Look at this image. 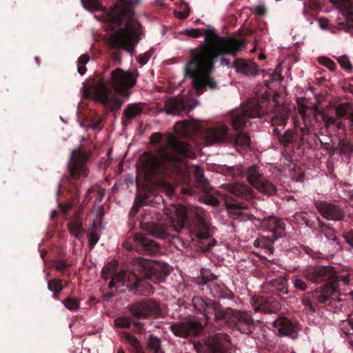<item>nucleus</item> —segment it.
Here are the masks:
<instances>
[{
  "instance_id": "f257e3e1",
  "label": "nucleus",
  "mask_w": 353,
  "mask_h": 353,
  "mask_svg": "<svg viewBox=\"0 0 353 353\" xmlns=\"http://www.w3.org/2000/svg\"><path fill=\"white\" fill-rule=\"evenodd\" d=\"M185 34L192 38L205 37L204 43L190 50V60L185 68V75L192 79L196 95L202 94L208 89H217L218 83L211 77L216 59L224 55H236L245 48V40L233 37H220L214 28L203 30L192 28L187 30Z\"/></svg>"
},
{
  "instance_id": "f03ea898",
  "label": "nucleus",
  "mask_w": 353,
  "mask_h": 353,
  "mask_svg": "<svg viewBox=\"0 0 353 353\" xmlns=\"http://www.w3.org/2000/svg\"><path fill=\"white\" fill-rule=\"evenodd\" d=\"M195 157L191 145L169 134L165 142L159 145L153 153L144 152L141 161L142 169L148 178L171 174H183L188 171L192 173L196 185L207 192L210 185L203 175V169L194 166L188 170L186 158L194 159Z\"/></svg>"
},
{
  "instance_id": "7ed1b4c3",
  "label": "nucleus",
  "mask_w": 353,
  "mask_h": 353,
  "mask_svg": "<svg viewBox=\"0 0 353 353\" xmlns=\"http://www.w3.org/2000/svg\"><path fill=\"white\" fill-rule=\"evenodd\" d=\"M141 1L116 0L107 14L108 27L112 30L120 27L109 36L108 41L114 50L112 56L115 61L121 62V50L132 56L143 34L142 26L134 18V9Z\"/></svg>"
},
{
  "instance_id": "20e7f679",
  "label": "nucleus",
  "mask_w": 353,
  "mask_h": 353,
  "mask_svg": "<svg viewBox=\"0 0 353 353\" xmlns=\"http://www.w3.org/2000/svg\"><path fill=\"white\" fill-rule=\"evenodd\" d=\"M117 263H109L101 270V277L105 280L111 277L108 288L126 287L129 291L139 292L143 279H149L154 283L165 281L170 272L167 264L140 258L134 262L132 271H121L116 274Z\"/></svg>"
},
{
  "instance_id": "39448f33",
  "label": "nucleus",
  "mask_w": 353,
  "mask_h": 353,
  "mask_svg": "<svg viewBox=\"0 0 353 353\" xmlns=\"http://www.w3.org/2000/svg\"><path fill=\"white\" fill-rule=\"evenodd\" d=\"M192 303L196 310L205 316L208 323H213L214 327L219 328L225 323L248 335L255 330V323L250 312L230 307H223L219 302L204 299L201 296H194Z\"/></svg>"
},
{
  "instance_id": "423d86ee",
  "label": "nucleus",
  "mask_w": 353,
  "mask_h": 353,
  "mask_svg": "<svg viewBox=\"0 0 353 353\" xmlns=\"http://www.w3.org/2000/svg\"><path fill=\"white\" fill-rule=\"evenodd\" d=\"M174 129L176 132L186 137H190L192 133L200 134L207 145L230 143L241 147H249L250 142V138L247 134L241 132L232 137L229 134L228 128L221 123L203 129L199 124L183 121L176 122Z\"/></svg>"
},
{
  "instance_id": "0eeeda50",
  "label": "nucleus",
  "mask_w": 353,
  "mask_h": 353,
  "mask_svg": "<svg viewBox=\"0 0 353 353\" xmlns=\"http://www.w3.org/2000/svg\"><path fill=\"white\" fill-rule=\"evenodd\" d=\"M138 74L120 68L112 70L105 79L100 77L93 87V95L103 105L111 101L114 92L123 98L130 96V90L136 85Z\"/></svg>"
},
{
  "instance_id": "6e6552de",
  "label": "nucleus",
  "mask_w": 353,
  "mask_h": 353,
  "mask_svg": "<svg viewBox=\"0 0 353 353\" xmlns=\"http://www.w3.org/2000/svg\"><path fill=\"white\" fill-rule=\"evenodd\" d=\"M174 211L177 214L181 228H183L186 221L188 222V230L191 240L195 242V245L202 251H210L216 245V240L212 236L214 228L211 225L206 211L201 208H195L188 217L185 209L181 211L175 208Z\"/></svg>"
},
{
  "instance_id": "1a4fd4ad",
  "label": "nucleus",
  "mask_w": 353,
  "mask_h": 353,
  "mask_svg": "<svg viewBox=\"0 0 353 353\" xmlns=\"http://www.w3.org/2000/svg\"><path fill=\"white\" fill-rule=\"evenodd\" d=\"M220 172L234 179L245 175L248 181L259 192L265 195L273 196L277 192L276 187L265 178L259 172V167L255 165L249 167L246 170L239 166L223 165L220 168Z\"/></svg>"
},
{
  "instance_id": "9d476101",
  "label": "nucleus",
  "mask_w": 353,
  "mask_h": 353,
  "mask_svg": "<svg viewBox=\"0 0 353 353\" xmlns=\"http://www.w3.org/2000/svg\"><path fill=\"white\" fill-rule=\"evenodd\" d=\"M269 101L265 98L252 100L241 109L235 110L231 113L230 123L234 130L245 126L250 118L262 117L268 111Z\"/></svg>"
},
{
  "instance_id": "9b49d317",
  "label": "nucleus",
  "mask_w": 353,
  "mask_h": 353,
  "mask_svg": "<svg viewBox=\"0 0 353 353\" xmlns=\"http://www.w3.org/2000/svg\"><path fill=\"white\" fill-rule=\"evenodd\" d=\"M224 186L228 193L223 195V201L228 213L240 215L241 210L248 209V205L237 201L234 197L250 199L253 196V190L245 183H228Z\"/></svg>"
},
{
  "instance_id": "f8f14e48",
  "label": "nucleus",
  "mask_w": 353,
  "mask_h": 353,
  "mask_svg": "<svg viewBox=\"0 0 353 353\" xmlns=\"http://www.w3.org/2000/svg\"><path fill=\"white\" fill-rule=\"evenodd\" d=\"M90 153L80 148L74 149L67 164L66 179L70 183L81 180L88 176L89 169L87 163L90 159Z\"/></svg>"
},
{
  "instance_id": "ddd939ff",
  "label": "nucleus",
  "mask_w": 353,
  "mask_h": 353,
  "mask_svg": "<svg viewBox=\"0 0 353 353\" xmlns=\"http://www.w3.org/2000/svg\"><path fill=\"white\" fill-rule=\"evenodd\" d=\"M170 223V226L156 222L146 223L144 224L143 228L150 235L156 238L166 239L176 247L179 245H181L184 248L188 247L189 243L188 241L183 240L181 237L170 233V231L174 229L176 231L178 230L176 228H174L175 226L172 220Z\"/></svg>"
},
{
  "instance_id": "4468645a",
  "label": "nucleus",
  "mask_w": 353,
  "mask_h": 353,
  "mask_svg": "<svg viewBox=\"0 0 353 353\" xmlns=\"http://www.w3.org/2000/svg\"><path fill=\"white\" fill-rule=\"evenodd\" d=\"M302 276L307 281L319 283L321 282L338 283L337 272L331 265L308 266L301 270Z\"/></svg>"
},
{
  "instance_id": "2eb2a0df",
  "label": "nucleus",
  "mask_w": 353,
  "mask_h": 353,
  "mask_svg": "<svg viewBox=\"0 0 353 353\" xmlns=\"http://www.w3.org/2000/svg\"><path fill=\"white\" fill-rule=\"evenodd\" d=\"M312 298L318 304H330L333 301H341L339 297V285L334 282L325 283L316 288L311 293Z\"/></svg>"
},
{
  "instance_id": "dca6fc26",
  "label": "nucleus",
  "mask_w": 353,
  "mask_h": 353,
  "mask_svg": "<svg viewBox=\"0 0 353 353\" xmlns=\"http://www.w3.org/2000/svg\"><path fill=\"white\" fill-rule=\"evenodd\" d=\"M130 313L137 318H157L161 316V310L159 304L152 299H143L132 304Z\"/></svg>"
},
{
  "instance_id": "f3484780",
  "label": "nucleus",
  "mask_w": 353,
  "mask_h": 353,
  "mask_svg": "<svg viewBox=\"0 0 353 353\" xmlns=\"http://www.w3.org/2000/svg\"><path fill=\"white\" fill-rule=\"evenodd\" d=\"M133 245L128 250H134L139 254L153 256L160 252V245L146 234L134 233L132 236Z\"/></svg>"
},
{
  "instance_id": "a211bd4d",
  "label": "nucleus",
  "mask_w": 353,
  "mask_h": 353,
  "mask_svg": "<svg viewBox=\"0 0 353 353\" xmlns=\"http://www.w3.org/2000/svg\"><path fill=\"white\" fill-rule=\"evenodd\" d=\"M250 303L255 312L272 314L278 313L281 310L279 301L272 296H254Z\"/></svg>"
},
{
  "instance_id": "6ab92c4d",
  "label": "nucleus",
  "mask_w": 353,
  "mask_h": 353,
  "mask_svg": "<svg viewBox=\"0 0 353 353\" xmlns=\"http://www.w3.org/2000/svg\"><path fill=\"white\" fill-rule=\"evenodd\" d=\"M203 329V325L196 321L176 322L170 325V330L176 336L185 339L198 336Z\"/></svg>"
},
{
  "instance_id": "aec40b11",
  "label": "nucleus",
  "mask_w": 353,
  "mask_h": 353,
  "mask_svg": "<svg viewBox=\"0 0 353 353\" xmlns=\"http://www.w3.org/2000/svg\"><path fill=\"white\" fill-rule=\"evenodd\" d=\"M209 353H231V342L228 334L219 332L209 336L205 341Z\"/></svg>"
},
{
  "instance_id": "412c9836",
  "label": "nucleus",
  "mask_w": 353,
  "mask_h": 353,
  "mask_svg": "<svg viewBox=\"0 0 353 353\" xmlns=\"http://www.w3.org/2000/svg\"><path fill=\"white\" fill-rule=\"evenodd\" d=\"M314 206L325 219L334 221L343 220L345 213L341 205L326 201H316Z\"/></svg>"
},
{
  "instance_id": "4be33fe9",
  "label": "nucleus",
  "mask_w": 353,
  "mask_h": 353,
  "mask_svg": "<svg viewBox=\"0 0 353 353\" xmlns=\"http://www.w3.org/2000/svg\"><path fill=\"white\" fill-rule=\"evenodd\" d=\"M345 17L343 21L338 23V28L353 34V2L352 0H331Z\"/></svg>"
},
{
  "instance_id": "5701e85b",
  "label": "nucleus",
  "mask_w": 353,
  "mask_h": 353,
  "mask_svg": "<svg viewBox=\"0 0 353 353\" xmlns=\"http://www.w3.org/2000/svg\"><path fill=\"white\" fill-rule=\"evenodd\" d=\"M272 326L276 331V335L280 337L288 336L292 339L296 338L298 325L284 316H279L272 323Z\"/></svg>"
},
{
  "instance_id": "b1692460",
  "label": "nucleus",
  "mask_w": 353,
  "mask_h": 353,
  "mask_svg": "<svg viewBox=\"0 0 353 353\" xmlns=\"http://www.w3.org/2000/svg\"><path fill=\"white\" fill-rule=\"evenodd\" d=\"M263 227L272 232L270 236L274 240L284 236L285 235V224L283 220L274 216H268L263 219L262 221Z\"/></svg>"
},
{
  "instance_id": "393cba45",
  "label": "nucleus",
  "mask_w": 353,
  "mask_h": 353,
  "mask_svg": "<svg viewBox=\"0 0 353 353\" xmlns=\"http://www.w3.org/2000/svg\"><path fill=\"white\" fill-rule=\"evenodd\" d=\"M145 107L144 103H129L123 110L121 123L123 127L128 126L133 119L140 116Z\"/></svg>"
},
{
  "instance_id": "a878e982",
  "label": "nucleus",
  "mask_w": 353,
  "mask_h": 353,
  "mask_svg": "<svg viewBox=\"0 0 353 353\" xmlns=\"http://www.w3.org/2000/svg\"><path fill=\"white\" fill-rule=\"evenodd\" d=\"M287 279L283 276L266 281V287L269 291L282 298V294H288Z\"/></svg>"
},
{
  "instance_id": "bb28decb",
  "label": "nucleus",
  "mask_w": 353,
  "mask_h": 353,
  "mask_svg": "<svg viewBox=\"0 0 353 353\" xmlns=\"http://www.w3.org/2000/svg\"><path fill=\"white\" fill-rule=\"evenodd\" d=\"M188 103L182 98L170 97L165 101V111L169 114H179L185 111Z\"/></svg>"
},
{
  "instance_id": "cd10ccee",
  "label": "nucleus",
  "mask_w": 353,
  "mask_h": 353,
  "mask_svg": "<svg viewBox=\"0 0 353 353\" xmlns=\"http://www.w3.org/2000/svg\"><path fill=\"white\" fill-rule=\"evenodd\" d=\"M206 290L210 291V294L217 299H230L232 296V292L222 283L211 281L208 283Z\"/></svg>"
},
{
  "instance_id": "c85d7f7f",
  "label": "nucleus",
  "mask_w": 353,
  "mask_h": 353,
  "mask_svg": "<svg viewBox=\"0 0 353 353\" xmlns=\"http://www.w3.org/2000/svg\"><path fill=\"white\" fill-rule=\"evenodd\" d=\"M70 234L77 239H81L83 237L85 230L83 228L82 220L80 218L79 212L75 213L72 219L67 224Z\"/></svg>"
},
{
  "instance_id": "c756f323",
  "label": "nucleus",
  "mask_w": 353,
  "mask_h": 353,
  "mask_svg": "<svg viewBox=\"0 0 353 353\" xmlns=\"http://www.w3.org/2000/svg\"><path fill=\"white\" fill-rule=\"evenodd\" d=\"M234 67L239 73L250 76L257 73L256 65L250 61L237 59L234 61Z\"/></svg>"
},
{
  "instance_id": "7c9ffc66",
  "label": "nucleus",
  "mask_w": 353,
  "mask_h": 353,
  "mask_svg": "<svg viewBox=\"0 0 353 353\" xmlns=\"http://www.w3.org/2000/svg\"><path fill=\"white\" fill-rule=\"evenodd\" d=\"M340 330L349 339V344L353 347V316L348 314L345 320L341 321L339 325Z\"/></svg>"
},
{
  "instance_id": "2f4dec72",
  "label": "nucleus",
  "mask_w": 353,
  "mask_h": 353,
  "mask_svg": "<svg viewBox=\"0 0 353 353\" xmlns=\"http://www.w3.org/2000/svg\"><path fill=\"white\" fill-rule=\"evenodd\" d=\"M316 229L324 234L330 241L337 242L338 239L335 234V230L324 223L319 216L317 217V226Z\"/></svg>"
},
{
  "instance_id": "473e14b6",
  "label": "nucleus",
  "mask_w": 353,
  "mask_h": 353,
  "mask_svg": "<svg viewBox=\"0 0 353 353\" xmlns=\"http://www.w3.org/2000/svg\"><path fill=\"white\" fill-rule=\"evenodd\" d=\"M289 111L285 108L279 107L272 119L273 125L285 126L288 119Z\"/></svg>"
},
{
  "instance_id": "72a5a7b5",
  "label": "nucleus",
  "mask_w": 353,
  "mask_h": 353,
  "mask_svg": "<svg viewBox=\"0 0 353 353\" xmlns=\"http://www.w3.org/2000/svg\"><path fill=\"white\" fill-rule=\"evenodd\" d=\"M273 133L283 145H288L293 141L294 133L290 130H287L283 134H281L278 128H274Z\"/></svg>"
},
{
  "instance_id": "f704fd0d",
  "label": "nucleus",
  "mask_w": 353,
  "mask_h": 353,
  "mask_svg": "<svg viewBox=\"0 0 353 353\" xmlns=\"http://www.w3.org/2000/svg\"><path fill=\"white\" fill-rule=\"evenodd\" d=\"M318 113L320 115L321 120L323 121L324 125L327 129H329L332 125H336L338 128H341V122L339 121L336 118L328 116L321 111H319Z\"/></svg>"
},
{
  "instance_id": "c9c22d12",
  "label": "nucleus",
  "mask_w": 353,
  "mask_h": 353,
  "mask_svg": "<svg viewBox=\"0 0 353 353\" xmlns=\"http://www.w3.org/2000/svg\"><path fill=\"white\" fill-rule=\"evenodd\" d=\"M338 148L341 154L350 155L353 153V143L347 139H341L338 143Z\"/></svg>"
},
{
  "instance_id": "e433bc0d",
  "label": "nucleus",
  "mask_w": 353,
  "mask_h": 353,
  "mask_svg": "<svg viewBox=\"0 0 353 353\" xmlns=\"http://www.w3.org/2000/svg\"><path fill=\"white\" fill-rule=\"evenodd\" d=\"M49 290L53 292L54 297L57 298L58 294L63 290L64 287L62 281L59 279H53L48 282Z\"/></svg>"
},
{
  "instance_id": "4c0bfd02",
  "label": "nucleus",
  "mask_w": 353,
  "mask_h": 353,
  "mask_svg": "<svg viewBox=\"0 0 353 353\" xmlns=\"http://www.w3.org/2000/svg\"><path fill=\"white\" fill-rule=\"evenodd\" d=\"M161 340L154 336H150L148 341V349L152 353H163Z\"/></svg>"
},
{
  "instance_id": "58836bf2",
  "label": "nucleus",
  "mask_w": 353,
  "mask_h": 353,
  "mask_svg": "<svg viewBox=\"0 0 353 353\" xmlns=\"http://www.w3.org/2000/svg\"><path fill=\"white\" fill-rule=\"evenodd\" d=\"M351 109V105L349 103H342L336 107L335 112L338 119L346 118Z\"/></svg>"
},
{
  "instance_id": "ea45409f",
  "label": "nucleus",
  "mask_w": 353,
  "mask_h": 353,
  "mask_svg": "<svg viewBox=\"0 0 353 353\" xmlns=\"http://www.w3.org/2000/svg\"><path fill=\"white\" fill-rule=\"evenodd\" d=\"M62 303L63 305L70 311H76L80 307L79 301L72 296H68Z\"/></svg>"
},
{
  "instance_id": "a19ab883",
  "label": "nucleus",
  "mask_w": 353,
  "mask_h": 353,
  "mask_svg": "<svg viewBox=\"0 0 353 353\" xmlns=\"http://www.w3.org/2000/svg\"><path fill=\"white\" fill-rule=\"evenodd\" d=\"M89 60H90V56L88 54H83L81 55L79 57V58L78 59L77 70L80 74L83 75L85 73V72L87 70L85 65L89 61Z\"/></svg>"
},
{
  "instance_id": "79ce46f5",
  "label": "nucleus",
  "mask_w": 353,
  "mask_h": 353,
  "mask_svg": "<svg viewBox=\"0 0 353 353\" xmlns=\"http://www.w3.org/2000/svg\"><path fill=\"white\" fill-rule=\"evenodd\" d=\"M217 280L216 276L210 272H203L201 275V281L200 285H203L202 290H205V287L208 288V283L211 281H216Z\"/></svg>"
},
{
  "instance_id": "37998d69",
  "label": "nucleus",
  "mask_w": 353,
  "mask_h": 353,
  "mask_svg": "<svg viewBox=\"0 0 353 353\" xmlns=\"http://www.w3.org/2000/svg\"><path fill=\"white\" fill-rule=\"evenodd\" d=\"M83 6L89 10H99L101 4V0H81Z\"/></svg>"
},
{
  "instance_id": "c03bdc74",
  "label": "nucleus",
  "mask_w": 353,
  "mask_h": 353,
  "mask_svg": "<svg viewBox=\"0 0 353 353\" xmlns=\"http://www.w3.org/2000/svg\"><path fill=\"white\" fill-rule=\"evenodd\" d=\"M299 250L300 252L303 251L304 253L314 259H319L323 258V254L321 252L319 251H314L307 246L301 245L300 246Z\"/></svg>"
},
{
  "instance_id": "a18cd8bd",
  "label": "nucleus",
  "mask_w": 353,
  "mask_h": 353,
  "mask_svg": "<svg viewBox=\"0 0 353 353\" xmlns=\"http://www.w3.org/2000/svg\"><path fill=\"white\" fill-rule=\"evenodd\" d=\"M122 338L129 343L133 347L138 349L140 347V343L139 340L127 332H123L121 334Z\"/></svg>"
},
{
  "instance_id": "49530a36",
  "label": "nucleus",
  "mask_w": 353,
  "mask_h": 353,
  "mask_svg": "<svg viewBox=\"0 0 353 353\" xmlns=\"http://www.w3.org/2000/svg\"><path fill=\"white\" fill-rule=\"evenodd\" d=\"M301 302L306 309L312 312H314L316 310L317 305L315 301H312L310 297L303 296L301 299Z\"/></svg>"
},
{
  "instance_id": "de8ad7c7",
  "label": "nucleus",
  "mask_w": 353,
  "mask_h": 353,
  "mask_svg": "<svg viewBox=\"0 0 353 353\" xmlns=\"http://www.w3.org/2000/svg\"><path fill=\"white\" fill-rule=\"evenodd\" d=\"M276 240L271 236H262L260 239H257L254 242V247H260L264 248L268 243H273Z\"/></svg>"
},
{
  "instance_id": "09e8293b",
  "label": "nucleus",
  "mask_w": 353,
  "mask_h": 353,
  "mask_svg": "<svg viewBox=\"0 0 353 353\" xmlns=\"http://www.w3.org/2000/svg\"><path fill=\"white\" fill-rule=\"evenodd\" d=\"M319 63L327 68L330 70L334 72L336 69V64L335 62L332 60L331 59L326 57H322L319 58Z\"/></svg>"
},
{
  "instance_id": "8fccbe9b",
  "label": "nucleus",
  "mask_w": 353,
  "mask_h": 353,
  "mask_svg": "<svg viewBox=\"0 0 353 353\" xmlns=\"http://www.w3.org/2000/svg\"><path fill=\"white\" fill-rule=\"evenodd\" d=\"M294 287L301 291H305L307 288V284L301 278L294 276L292 279Z\"/></svg>"
},
{
  "instance_id": "3c124183",
  "label": "nucleus",
  "mask_w": 353,
  "mask_h": 353,
  "mask_svg": "<svg viewBox=\"0 0 353 353\" xmlns=\"http://www.w3.org/2000/svg\"><path fill=\"white\" fill-rule=\"evenodd\" d=\"M114 325L115 326L121 328H129L131 325V321L125 316L119 317L114 320Z\"/></svg>"
},
{
  "instance_id": "603ef678",
  "label": "nucleus",
  "mask_w": 353,
  "mask_h": 353,
  "mask_svg": "<svg viewBox=\"0 0 353 353\" xmlns=\"http://www.w3.org/2000/svg\"><path fill=\"white\" fill-rule=\"evenodd\" d=\"M190 9L188 4L183 3L180 7V10L177 12V16L181 19H186L190 14Z\"/></svg>"
},
{
  "instance_id": "864d4df0",
  "label": "nucleus",
  "mask_w": 353,
  "mask_h": 353,
  "mask_svg": "<svg viewBox=\"0 0 353 353\" xmlns=\"http://www.w3.org/2000/svg\"><path fill=\"white\" fill-rule=\"evenodd\" d=\"M88 236L90 249H92L94 247V245L98 243L99 236L94 231H91L90 233H88Z\"/></svg>"
},
{
  "instance_id": "5fc2aeb1",
  "label": "nucleus",
  "mask_w": 353,
  "mask_h": 353,
  "mask_svg": "<svg viewBox=\"0 0 353 353\" xmlns=\"http://www.w3.org/2000/svg\"><path fill=\"white\" fill-rule=\"evenodd\" d=\"M53 265H54V268L57 270H58L62 273H63L65 271L66 268L68 266V265L66 263V262H65L64 261H62V260L54 261Z\"/></svg>"
},
{
  "instance_id": "6e6d98bb",
  "label": "nucleus",
  "mask_w": 353,
  "mask_h": 353,
  "mask_svg": "<svg viewBox=\"0 0 353 353\" xmlns=\"http://www.w3.org/2000/svg\"><path fill=\"white\" fill-rule=\"evenodd\" d=\"M339 62L341 66L345 68L346 70H351L352 69L350 61L346 56L340 57L339 59Z\"/></svg>"
},
{
  "instance_id": "4d7b16f0",
  "label": "nucleus",
  "mask_w": 353,
  "mask_h": 353,
  "mask_svg": "<svg viewBox=\"0 0 353 353\" xmlns=\"http://www.w3.org/2000/svg\"><path fill=\"white\" fill-rule=\"evenodd\" d=\"M151 55L152 53L150 52H147L144 54H139L138 56L137 61L141 65H143L148 63Z\"/></svg>"
},
{
  "instance_id": "13d9d810",
  "label": "nucleus",
  "mask_w": 353,
  "mask_h": 353,
  "mask_svg": "<svg viewBox=\"0 0 353 353\" xmlns=\"http://www.w3.org/2000/svg\"><path fill=\"white\" fill-rule=\"evenodd\" d=\"M162 186H163V189L165 190L166 194L168 196H171L174 194V187L172 184L165 182V181H162Z\"/></svg>"
},
{
  "instance_id": "bf43d9fd",
  "label": "nucleus",
  "mask_w": 353,
  "mask_h": 353,
  "mask_svg": "<svg viewBox=\"0 0 353 353\" xmlns=\"http://www.w3.org/2000/svg\"><path fill=\"white\" fill-rule=\"evenodd\" d=\"M343 237L345 239V242L353 248V230L344 232Z\"/></svg>"
},
{
  "instance_id": "052dcab7",
  "label": "nucleus",
  "mask_w": 353,
  "mask_h": 353,
  "mask_svg": "<svg viewBox=\"0 0 353 353\" xmlns=\"http://www.w3.org/2000/svg\"><path fill=\"white\" fill-rule=\"evenodd\" d=\"M162 140V135L160 132L153 133L150 137V143L152 145L159 143Z\"/></svg>"
},
{
  "instance_id": "680f3d73",
  "label": "nucleus",
  "mask_w": 353,
  "mask_h": 353,
  "mask_svg": "<svg viewBox=\"0 0 353 353\" xmlns=\"http://www.w3.org/2000/svg\"><path fill=\"white\" fill-rule=\"evenodd\" d=\"M94 192H95V189H94L92 188H90V189H88V190L87 191V192L85 195L84 200L82 202L83 205H87V203L89 202V201L92 198L91 194Z\"/></svg>"
},
{
  "instance_id": "e2e57ef3",
  "label": "nucleus",
  "mask_w": 353,
  "mask_h": 353,
  "mask_svg": "<svg viewBox=\"0 0 353 353\" xmlns=\"http://www.w3.org/2000/svg\"><path fill=\"white\" fill-rule=\"evenodd\" d=\"M102 119H97L95 121H92L89 125L90 128L93 130H97L100 128V125L101 124Z\"/></svg>"
},
{
  "instance_id": "0e129e2a",
  "label": "nucleus",
  "mask_w": 353,
  "mask_h": 353,
  "mask_svg": "<svg viewBox=\"0 0 353 353\" xmlns=\"http://www.w3.org/2000/svg\"><path fill=\"white\" fill-rule=\"evenodd\" d=\"M325 150L327 151L330 156H333L335 152L339 150V148L338 145L336 147L328 145L327 147H325Z\"/></svg>"
},
{
  "instance_id": "69168bd1",
  "label": "nucleus",
  "mask_w": 353,
  "mask_h": 353,
  "mask_svg": "<svg viewBox=\"0 0 353 353\" xmlns=\"http://www.w3.org/2000/svg\"><path fill=\"white\" fill-rule=\"evenodd\" d=\"M272 243H268L266 246L263 248L265 250V253L268 254H272L274 253V249L272 247Z\"/></svg>"
},
{
  "instance_id": "338daca9",
  "label": "nucleus",
  "mask_w": 353,
  "mask_h": 353,
  "mask_svg": "<svg viewBox=\"0 0 353 353\" xmlns=\"http://www.w3.org/2000/svg\"><path fill=\"white\" fill-rule=\"evenodd\" d=\"M207 203L213 206H216L219 204V202L216 198L211 196L208 199Z\"/></svg>"
},
{
  "instance_id": "774afa93",
  "label": "nucleus",
  "mask_w": 353,
  "mask_h": 353,
  "mask_svg": "<svg viewBox=\"0 0 353 353\" xmlns=\"http://www.w3.org/2000/svg\"><path fill=\"white\" fill-rule=\"evenodd\" d=\"M60 207L61 211L65 214L68 213L72 208L71 204L61 205Z\"/></svg>"
}]
</instances>
